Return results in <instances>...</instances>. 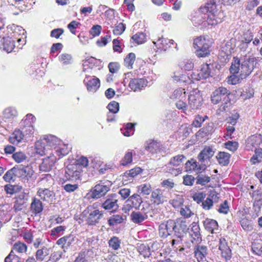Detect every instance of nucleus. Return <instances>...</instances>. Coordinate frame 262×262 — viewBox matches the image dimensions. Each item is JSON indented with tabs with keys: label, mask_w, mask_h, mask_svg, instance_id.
Wrapping results in <instances>:
<instances>
[{
	"label": "nucleus",
	"mask_w": 262,
	"mask_h": 262,
	"mask_svg": "<svg viewBox=\"0 0 262 262\" xmlns=\"http://www.w3.org/2000/svg\"><path fill=\"white\" fill-rule=\"evenodd\" d=\"M214 41L208 35L197 36L193 40V47L194 53L198 58L209 57L212 50Z\"/></svg>",
	"instance_id": "nucleus-1"
},
{
	"label": "nucleus",
	"mask_w": 262,
	"mask_h": 262,
	"mask_svg": "<svg viewBox=\"0 0 262 262\" xmlns=\"http://www.w3.org/2000/svg\"><path fill=\"white\" fill-rule=\"evenodd\" d=\"M57 138L52 135H46L42 139L35 143L36 153L41 155H48L49 152H52L56 147Z\"/></svg>",
	"instance_id": "nucleus-2"
},
{
	"label": "nucleus",
	"mask_w": 262,
	"mask_h": 262,
	"mask_svg": "<svg viewBox=\"0 0 262 262\" xmlns=\"http://www.w3.org/2000/svg\"><path fill=\"white\" fill-rule=\"evenodd\" d=\"M188 106L190 112L199 109L203 103V98L201 91L195 89L190 91L188 95Z\"/></svg>",
	"instance_id": "nucleus-3"
},
{
	"label": "nucleus",
	"mask_w": 262,
	"mask_h": 262,
	"mask_svg": "<svg viewBox=\"0 0 262 262\" xmlns=\"http://www.w3.org/2000/svg\"><path fill=\"white\" fill-rule=\"evenodd\" d=\"M83 172L79 166L70 163L66 167L64 177L68 181L75 182L81 179Z\"/></svg>",
	"instance_id": "nucleus-4"
},
{
	"label": "nucleus",
	"mask_w": 262,
	"mask_h": 262,
	"mask_svg": "<svg viewBox=\"0 0 262 262\" xmlns=\"http://www.w3.org/2000/svg\"><path fill=\"white\" fill-rule=\"evenodd\" d=\"M87 210L89 214L86 219V224L90 226L96 225L103 217L102 212L97 208V205L95 204L88 206Z\"/></svg>",
	"instance_id": "nucleus-5"
},
{
	"label": "nucleus",
	"mask_w": 262,
	"mask_h": 262,
	"mask_svg": "<svg viewBox=\"0 0 262 262\" xmlns=\"http://www.w3.org/2000/svg\"><path fill=\"white\" fill-rule=\"evenodd\" d=\"M255 60L254 58H247L243 61L240 70L239 76L242 79L246 78L252 73L254 68Z\"/></svg>",
	"instance_id": "nucleus-6"
},
{
	"label": "nucleus",
	"mask_w": 262,
	"mask_h": 262,
	"mask_svg": "<svg viewBox=\"0 0 262 262\" xmlns=\"http://www.w3.org/2000/svg\"><path fill=\"white\" fill-rule=\"evenodd\" d=\"M174 221L169 219L162 223L159 226V234L162 238H166L174 232Z\"/></svg>",
	"instance_id": "nucleus-7"
},
{
	"label": "nucleus",
	"mask_w": 262,
	"mask_h": 262,
	"mask_svg": "<svg viewBox=\"0 0 262 262\" xmlns=\"http://www.w3.org/2000/svg\"><path fill=\"white\" fill-rule=\"evenodd\" d=\"M185 168L187 172H194L196 174H199L203 172L207 168V167L204 164H198L196 161L192 158L185 163Z\"/></svg>",
	"instance_id": "nucleus-8"
},
{
	"label": "nucleus",
	"mask_w": 262,
	"mask_h": 262,
	"mask_svg": "<svg viewBox=\"0 0 262 262\" xmlns=\"http://www.w3.org/2000/svg\"><path fill=\"white\" fill-rule=\"evenodd\" d=\"M48 155H49L43 159L41 164L39 165L40 171L44 172L50 171L58 160L57 157L54 155L53 151L49 152Z\"/></svg>",
	"instance_id": "nucleus-9"
},
{
	"label": "nucleus",
	"mask_w": 262,
	"mask_h": 262,
	"mask_svg": "<svg viewBox=\"0 0 262 262\" xmlns=\"http://www.w3.org/2000/svg\"><path fill=\"white\" fill-rule=\"evenodd\" d=\"M83 83L85 85L88 91L95 93L100 86V80L96 76L86 75L83 80Z\"/></svg>",
	"instance_id": "nucleus-10"
},
{
	"label": "nucleus",
	"mask_w": 262,
	"mask_h": 262,
	"mask_svg": "<svg viewBox=\"0 0 262 262\" xmlns=\"http://www.w3.org/2000/svg\"><path fill=\"white\" fill-rule=\"evenodd\" d=\"M211 73V70L209 64L203 63L200 69L197 70L192 72L191 77L192 79L195 80H200L201 79H207L209 77Z\"/></svg>",
	"instance_id": "nucleus-11"
},
{
	"label": "nucleus",
	"mask_w": 262,
	"mask_h": 262,
	"mask_svg": "<svg viewBox=\"0 0 262 262\" xmlns=\"http://www.w3.org/2000/svg\"><path fill=\"white\" fill-rule=\"evenodd\" d=\"M230 95V92L227 88L220 86L215 89L211 95V101L214 104L219 103L226 96Z\"/></svg>",
	"instance_id": "nucleus-12"
},
{
	"label": "nucleus",
	"mask_w": 262,
	"mask_h": 262,
	"mask_svg": "<svg viewBox=\"0 0 262 262\" xmlns=\"http://www.w3.org/2000/svg\"><path fill=\"white\" fill-rule=\"evenodd\" d=\"M51 249L47 246H43L40 249H38L35 253L36 260L39 261H45L49 257V260L46 262H49L51 258L54 259L56 253H52Z\"/></svg>",
	"instance_id": "nucleus-13"
},
{
	"label": "nucleus",
	"mask_w": 262,
	"mask_h": 262,
	"mask_svg": "<svg viewBox=\"0 0 262 262\" xmlns=\"http://www.w3.org/2000/svg\"><path fill=\"white\" fill-rule=\"evenodd\" d=\"M35 121V117L31 114H27L20 122V125L24 132L26 134H32L34 132L33 124Z\"/></svg>",
	"instance_id": "nucleus-14"
},
{
	"label": "nucleus",
	"mask_w": 262,
	"mask_h": 262,
	"mask_svg": "<svg viewBox=\"0 0 262 262\" xmlns=\"http://www.w3.org/2000/svg\"><path fill=\"white\" fill-rule=\"evenodd\" d=\"M195 244L196 245L193 248L194 257L198 262H205L208 253L207 246L199 245V244Z\"/></svg>",
	"instance_id": "nucleus-15"
},
{
	"label": "nucleus",
	"mask_w": 262,
	"mask_h": 262,
	"mask_svg": "<svg viewBox=\"0 0 262 262\" xmlns=\"http://www.w3.org/2000/svg\"><path fill=\"white\" fill-rule=\"evenodd\" d=\"M218 246L222 257L224 258L226 261L230 260L232 257V252L225 238H220Z\"/></svg>",
	"instance_id": "nucleus-16"
},
{
	"label": "nucleus",
	"mask_w": 262,
	"mask_h": 262,
	"mask_svg": "<svg viewBox=\"0 0 262 262\" xmlns=\"http://www.w3.org/2000/svg\"><path fill=\"white\" fill-rule=\"evenodd\" d=\"M142 202L141 196L137 193H135L125 202L124 209L127 211H129L133 208L138 209Z\"/></svg>",
	"instance_id": "nucleus-17"
},
{
	"label": "nucleus",
	"mask_w": 262,
	"mask_h": 262,
	"mask_svg": "<svg viewBox=\"0 0 262 262\" xmlns=\"http://www.w3.org/2000/svg\"><path fill=\"white\" fill-rule=\"evenodd\" d=\"M147 80L143 78H131L129 83V88L134 92L140 91L147 85Z\"/></svg>",
	"instance_id": "nucleus-18"
},
{
	"label": "nucleus",
	"mask_w": 262,
	"mask_h": 262,
	"mask_svg": "<svg viewBox=\"0 0 262 262\" xmlns=\"http://www.w3.org/2000/svg\"><path fill=\"white\" fill-rule=\"evenodd\" d=\"M110 190V187L104 183L100 182L96 184L91 190V197L98 199L104 195Z\"/></svg>",
	"instance_id": "nucleus-19"
},
{
	"label": "nucleus",
	"mask_w": 262,
	"mask_h": 262,
	"mask_svg": "<svg viewBox=\"0 0 262 262\" xmlns=\"http://www.w3.org/2000/svg\"><path fill=\"white\" fill-rule=\"evenodd\" d=\"M157 50L160 51H166L173 46L174 41L172 39L161 37L153 42Z\"/></svg>",
	"instance_id": "nucleus-20"
},
{
	"label": "nucleus",
	"mask_w": 262,
	"mask_h": 262,
	"mask_svg": "<svg viewBox=\"0 0 262 262\" xmlns=\"http://www.w3.org/2000/svg\"><path fill=\"white\" fill-rule=\"evenodd\" d=\"M118 199L115 194L108 195L107 199L103 203L102 207L110 212L116 211L118 208L117 204Z\"/></svg>",
	"instance_id": "nucleus-21"
},
{
	"label": "nucleus",
	"mask_w": 262,
	"mask_h": 262,
	"mask_svg": "<svg viewBox=\"0 0 262 262\" xmlns=\"http://www.w3.org/2000/svg\"><path fill=\"white\" fill-rule=\"evenodd\" d=\"M174 234L178 238H182L183 234L187 229V225L186 221L182 218H178L174 221Z\"/></svg>",
	"instance_id": "nucleus-22"
},
{
	"label": "nucleus",
	"mask_w": 262,
	"mask_h": 262,
	"mask_svg": "<svg viewBox=\"0 0 262 262\" xmlns=\"http://www.w3.org/2000/svg\"><path fill=\"white\" fill-rule=\"evenodd\" d=\"M163 192V190L160 188L152 191L150 200L153 205L158 206L166 201V197L164 195Z\"/></svg>",
	"instance_id": "nucleus-23"
},
{
	"label": "nucleus",
	"mask_w": 262,
	"mask_h": 262,
	"mask_svg": "<svg viewBox=\"0 0 262 262\" xmlns=\"http://www.w3.org/2000/svg\"><path fill=\"white\" fill-rule=\"evenodd\" d=\"M250 194L253 201V209L255 211L259 212L262 207V191L256 190L250 193Z\"/></svg>",
	"instance_id": "nucleus-24"
},
{
	"label": "nucleus",
	"mask_w": 262,
	"mask_h": 262,
	"mask_svg": "<svg viewBox=\"0 0 262 262\" xmlns=\"http://www.w3.org/2000/svg\"><path fill=\"white\" fill-rule=\"evenodd\" d=\"M13 206L15 212L22 210L27 206V197L25 192H21L15 197Z\"/></svg>",
	"instance_id": "nucleus-25"
},
{
	"label": "nucleus",
	"mask_w": 262,
	"mask_h": 262,
	"mask_svg": "<svg viewBox=\"0 0 262 262\" xmlns=\"http://www.w3.org/2000/svg\"><path fill=\"white\" fill-rule=\"evenodd\" d=\"M190 227V235L191 237V242L193 244L200 243L202 242V237L199 224L197 223L193 222Z\"/></svg>",
	"instance_id": "nucleus-26"
},
{
	"label": "nucleus",
	"mask_w": 262,
	"mask_h": 262,
	"mask_svg": "<svg viewBox=\"0 0 262 262\" xmlns=\"http://www.w3.org/2000/svg\"><path fill=\"white\" fill-rule=\"evenodd\" d=\"M75 238L74 235L70 234L58 239L56 242V244L60 246L62 249L65 250L69 249L72 246L75 241Z\"/></svg>",
	"instance_id": "nucleus-27"
},
{
	"label": "nucleus",
	"mask_w": 262,
	"mask_h": 262,
	"mask_svg": "<svg viewBox=\"0 0 262 262\" xmlns=\"http://www.w3.org/2000/svg\"><path fill=\"white\" fill-rule=\"evenodd\" d=\"M216 1L217 0H210L208 1L204 6L200 7V12L204 14L210 13L214 16L217 11Z\"/></svg>",
	"instance_id": "nucleus-28"
},
{
	"label": "nucleus",
	"mask_w": 262,
	"mask_h": 262,
	"mask_svg": "<svg viewBox=\"0 0 262 262\" xmlns=\"http://www.w3.org/2000/svg\"><path fill=\"white\" fill-rule=\"evenodd\" d=\"M43 210V205L40 199L36 197L32 198V201L30 206V211L34 215L40 214Z\"/></svg>",
	"instance_id": "nucleus-29"
},
{
	"label": "nucleus",
	"mask_w": 262,
	"mask_h": 262,
	"mask_svg": "<svg viewBox=\"0 0 262 262\" xmlns=\"http://www.w3.org/2000/svg\"><path fill=\"white\" fill-rule=\"evenodd\" d=\"M37 195L40 198L39 199L49 202L52 201L54 192L48 188H39L37 190Z\"/></svg>",
	"instance_id": "nucleus-30"
},
{
	"label": "nucleus",
	"mask_w": 262,
	"mask_h": 262,
	"mask_svg": "<svg viewBox=\"0 0 262 262\" xmlns=\"http://www.w3.org/2000/svg\"><path fill=\"white\" fill-rule=\"evenodd\" d=\"M18 177L27 181L33 178L34 175V170L32 166H26L17 167Z\"/></svg>",
	"instance_id": "nucleus-31"
},
{
	"label": "nucleus",
	"mask_w": 262,
	"mask_h": 262,
	"mask_svg": "<svg viewBox=\"0 0 262 262\" xmlns=\"http://www.w3.org/2000/svg\"><path fill=\"white\" fill-rule=\"evenodd\" d=\"M15 33L13 32L10 36L3 37V48L8 53L11 52L15 48V41L13 38H15Z\"/></svg>",
	"instance_id": "nucleus-32"
},
{
	"label": "nucleus",
	"mask_w": 262,
	"mask_h": 262,
	"mask_svg": "<svg viewBox=\"0 0 262 262\" xmlns=\"http://www.w3.org/2000/svg\"><path fill=\"white\" fill-rule=\"evenodd\" d=\"M203 224L205 229L212 234L214 233L215 230H218V223L214 220L206 219L204 221Z\"/></svg>",
	"instance_id": "nucleus-33"
},
{
	"label": "nucleus",
	"mask_w": 262,
	"mask_h": 262,
	"mask_svg": "<svg viewBox=\"0 0 262 262\" xmlns=\"http://www.w3.org/2000/svg\"><path fill=\"white\" fill-rule=\"evenodd\" d=\"M24 137L23 131L19 129H15L9 138V141L13 144H18Z\"/></svg>",
	"instance_id": "nucleus-34"
},
{
	"label": "nucleus",
	"mask_w": 262,
	"mask_h": 262,
	"mask_svg": "<svg viewBox=\"0 0 262 262\" xmlns=\"http://www.w3.org/2000/svg\"><path fill=\"white\" fill-rule=\"evenodd\" d=\"M213 155L212 149L209 146H206L200 152L198 159L200 161H204L209 159Z\"/></svg>",
	"instance_id": "nucleus-35"
},
{
	"label": "nucleus",
	"mask_w": 262,
	"mask_h": 262,
	"mask_svg": "<svg viewBox=\"0 0 262 262\" xmlns=\"http://www.w3.org/2000/svg\"><path fill=\"white\" fill-rule=\"evenodd\" d=\"M170 98L173 100L177 101L181 99L186 100V91L185 89L179 88L174 90L172 94L170 96Z\"/></svg>",
	"instance_id": "nucleus-36"
},
{
	"label": "nucleus",
	"mask_w": 262,
	"mask_h": 262,
	"mask_svg": "<svg viewBox=\"0 0 262 262\" xmlns=\"http://www.w3.org/2000/svg\"><path fill=\"white\" fill-rule=\"evenodd\" d=\"M16 177H18V168L14 167L6 172L3 179L7 182H11L15 180Z\"/></svg>",
	"instance_id": "nucleus-37"
},
{
	"label": "nucleus",
	"mask_w": 262,
	"mask_h": 262,
	"mask_svg": "<svg viewBox=\"0 0 262 262\" xmlns=\"http://www.w3.org/2000/svg\"><path fill=\"white\" fill-rule=\"evenodd\" d=\"M231 155L224 151H220L216 156L219 163L222 166H226L229 163Z\"/></svg>",
	"instance_id": "nucleus-38"
},
{
	"label": "nucleus",
	"mask_w": 262,
	"mask_h": 262,
	"mask_svg": "<svg viewBox=\"0 0 262 262\" xmlns=\"http://www.w3.org/2000/svg\"><path fill=\"white\" fill-rule=\"evenodd\" d=\"M161 144L159 142L154 140H150L145 147V149L151 154H156L161 150Z\"/></svg>",
	"instance_id": "nucleus-39"
},
{
	"label": "nucleus",
	"mask_w": 262,
	"mask_h": 262,
	"mask_svg": "<svg viewBox=\"0 0 262 262\" xmlns=\"http://www.w3.org/2000/svg\"><path fill=\"white\" fill-rule=\"evenodd\" d=\"M185 158L183 155H178L171 158L168 164L173 167H178L182 164Z\"/></svg>",
	"instance_id": "nucleus-40"
},
{
	"label": "nucleus",
	"mask_w": 262,
	"mask_h": 262,
	"mask_svg": "<svg viewBox=\"0 0 262 262\" xmlns=\"http://www.w3.org/2000/svg\"><path fill=\"white\" fill-rule=\"evenodd\" d=\"M175 105L178 110H181L186 115H188L189 113H190L188 104H187L186 101L184 100V99L177 100Z\"/></svg>",
	"instance_id": "nucleus-41"
},
{
	"label": "nucleus",
	"mask_w": 262,
	"mask_h": 262,
	"mask_svg": "<svg viewBox=\"0 0 262 262\" xmlns=\"http://www.w3.org/2000/svg\"><path fill=\"white\" fill-rule=\"evenodd\" d=\"M212 129V126L208 124L207 125L200 129L196 133V136L198 137L201 138L207 137L211 133Z\"/></svg>",
	"instance_id": "nucleus-42"
},
{
	"label": "nucleus",
	"mask_w": 262,
	"mask_h": 262,
	"mask_svg": "<svg viewBox=\"0 0 262 262\" xmlns=\"http://www.w3.org/2000/svg\"><path fill=\"white\" fill-rule=\"evenodd\" d=\"M147 217V215L143 214L140 212L133 211L130 214L131 220L135 224H139L142 222Z\"/></svg>",
	"instance_id": "nucleus-43"
},
{
	"label": "nucleus",
	"mask_w": 262,
	"mask_h": 262,
	"mask_svg": "<svg viewBox=\"0 0 262 262\" xmlns=\"http://www.w3.org/2000/svg\"><path fill=\"white\" fill-rule=\"evenodd\" d=\"M112 43L113 50L114 52H117L118 53L122 52L123 49L124 48L122 39H119V38L114 39Z\"/></svg>",
	"instance_id": "nucleus-44"
},
{
	"label": "nucleus",
	"mask_w": 262,
	"mask_h": 262,
	"mask_svg": "<svg viewBox=\"0 0 262 262\" xmlns=\"http://www.w3.org/2000/svg\"><path fill=\"white\" fill-rule=\"evenodd\" d=\"M136 60V55L134 53H128L124 59V65L128 69L133 68V64Z\"/></svg>",
	"instance_id": "nucleus-45"
},
{
	"label": "nucleus",
	"mask_w": 262,
	"mask_h": 262,
	"mask_svg": "<svg viewBox=\"0 0 262 262\" xmlns=\"http://www.w3.org/2000/svg\"><path fill=\"white\" fill-rule=\"evenodd\" d=\"M241 61L238 57H234L231 66L230 68V72L232 74H237L240 70Z\"/></svg>",
	"instance_id": "nucleus-46"
},
{
	"label": "nucleus",
	"mask_w": 262,
	"mask_h": 262,
	"mask_svg": "<svg viewBox=\"0 0 262 262\" xmlns=\"http://www.w3.org/2000/svg\"><path fill=\"white\" fill-rule=\"evenodd\" d=\"M137 250L140 254L144 258L149 257L151 255L150 248L144 244H141L138 245Z\"/></svg>",
	"instance_id": "nucleus-47"
},
{
	"label": "nucleus",
	"mask_w": 262,
	"mask_h": 262,
	"mask_svg": "<svg viewBox=\"0 0 262 262\" xmlns=\"http://www.w3.org/2000/svg\"><path fill=\"white\" fill-rule=\"evenodd\" d=\"M180 68L185 71H191L194 67V64L190 59H184L179 63Z\"/></svg>",
	"instance_id": "nucleus-48"
},
{
	"label": "nucleus",
	"mask_w": 262,
	"mask_h": 262,
	"mask_svg": "<svg viewBox=\"0 0 262 262\" xmlns=\"http://www.w3.org/2000/svg\"><path fill=\"white\" fill-rule=\"evenodd\" d=\"M250 162L252 164H256L262 161V149L255 148L254 154L250 159Z\"/></svg>",
	"instance_id": "nucleus-49"
},
{
	"label": "nucleus",
	"mask_w": 262,
	"mask_h": 262,
	"mask_svg": "<svg viewBox=\"0 0 262 262\" xmlns=\"http://www.w3.org/2000/svg\"><path fill=\"white\" fill-rule=\"evenodd\" d=\"M40 183L45 188H49L53 184L54 179L51 174H47L41 178Z\"/></svg>",
	"instance_id": "nucleus-50"
},
{
	"label": "nucleus",
	"mask_w": 262,
	"mask_h": 262,
	"mask_svg": "<svg viewBox=\"0 0 262 262\" xmlns=\"http://www.w3.org/2000/svg\"><path fill=\"white\" fill-rule=\"evenodd\" d=\"M108 246L112 249L116 251L120 248L121 240L117 236H113L108 242Z\"/></svg>",
	"instance_id": "nucleus-51"
},
{
	"label": "nucleus",
	"mask_w": 262,
	"mask_h": 262,
	"mask_svg": "<svg viewBox=\"0 0 262 262\" xmlns=\"http://www.w3.org/2000/svg\"><path fill=\"white\" fill-rule=\"evenodd\" d=\"M124 219L122 215L115 214L109 218L108 220V224L110 226H113L122 223Z\"/></svg>",
	"instance_id": "nucleus-52"
},
{
	"label": "nucleus",
	"mask_w": 262,
	"mask_h": 262,
	"mask_svg": "<svg viewBox=\"0 0 262 262\" xmlns=\"http://www.w3.org/2000/svg\"><path fill=\"white\" fill-rule=\"evenodd\" d=\"M138 190L143 195H148L151 194L152 188L149 183H145L138 186Z\"/></svg>",
	"instance_id": "nucleus-53"
},
{
	"label": "nucleus",
	"mask_w": 262,
	"mask_h": 262,
	"mask_svg": "<svg viewBox=\"0 0 262 262\" xmlns=\"http://www.w3.org/2000/svg\"><path fill=\"white\" fill-rule=\"evenodd\" d=\"M208 119V117L206 115L202 116L200 115H197L195 116V118L192 121L191 125L193 127L198 128L202 126V123L206 120Z\"/></svg>",
	"instance_id": "nucleus-54"
},
{
	"label": "nucleus",
	"mask_w": 262,
	"mask_h": 262,
	"mask_svg": "<svg viewBox=\"0 0 262 262\" xmlns=\"http://www.w3.org/2000/svg\"><path fill=\"white\" fill-rule=\"evenodd\" d=\"M213 196L214 194H209L205 200H203L202 203V206L204 210H209L212 208L213 206Z\"/></svg>",
	"instance_id": "nucleus-55"
},
{
	"label": "nucleus",
	"mask_w": 262,
	"mask_h": 262,
	"mask_svg": "<svg viewBox=\"0 0 262 262\" xmlns=\"http://www.w3.org/2000/svg\"><path fill=\"white\" fill-rule=\"evenodd\" d=\"M240 224L243 229L246 231H251L253 229L251 221L246 217H243L241 220Z\"/></svg>",
	"instance_id": "nucleus-56"
},
{
	"label": "nucleus",
	"mask_w": 262,
	"mask_h": 262,
	"mask_svg": "<svg viewBox=\"0 0 262 262\" xmlns=\"http://www.w3.org/2000/svg\"><path fill=\"white\" fill-rule=\"evenodd\" d=\"M99 61L93 57H90L83 60V66L84 67H88L90 68H93L98 65Z\"/></svg>",
	"instance_id": "nucleus-57"
},
{
	"label": "nucleus",
	"mask_w": 262,
	"mask_h": 262,
	"mask_svg": "<svg viewBox=\"0 0 262 262\" xmlns=\"http://www.w3.org/2000/svg\"><path fill=\"white\" fill-rule=\"evenodd\" d=\"M248 144L252 146L256 147L261 144V135H254L251 136L248 140Z\"/></svg>",
	"instance_id": "nucleus-58"
},
{
	"label": "nucleus",
	"mask_w": 262,
	"mask_h": 262,
	"mask_svg": "<svg viewBox=\"0 0 262 262\" xmlns=\"http://www.w3.org/2000/svg\"><path fill=\"white\" fill-rule=\"evenodd\" d=\"M254 90L251 87L246 89L241 94V97L244 100H247L253 97Z\"/></svg>",
	"instance_id": "nucleus-59"
},
{
	"label": "nucleus",
	"mask_w": 262,
	"mask_h": 262,
	"mask_svg": "<svg viewBox=\"0 0 262 262\" xmlns=\"http://www.w3.org/2000/svg\"><path fill=\"white\" fill-rule=\"evenodd\" d=\"M210 177L206 175H200V174L196 177V184L204 186L210 181Z\"/></svg>",
	"instance_id": "nucleus-60"
},
{
	"label": "nucleus",
	"mask_w": 262,
	"mask_h": 262,
	"mask_svg": "<svg viewBox=\"0 0 262 262\" xmlns=\"http://www.w3.org/2000/svg\"><path fill=\"white\" fill-rule=\"evenodd\" d=\"M133 161V152L128 151L126 152L123 158L121 160V164L122 166H127L132 163Z\"/></svg>",
	"instance_id": "nucleus-61"
},
{
	"label": "nucleus",
	"mask_w": 262,
	"mask_h": 262,
	"mask_svg": "<svg viewBox=\"0 0 262 262\" xmlns=\"http://www.w3.org/2000/svg\"><path fill=\"white\" fill-rule=\"evenodd\" d=\"M17 111L12 107H8L5 110L4 117L7 119H13L17 116Z\"/></svg>",
	"instance_id": "nucleus-62"
},
{
	"label": "nucleus",
	"mask_w": 262,
	"mask_h": 262,
	"mask_svg": "<svg viewBox=\"0 0 262 262\" xmlns=\"http://www.w3.org/2000/svg\"><path fill=\"white\" fill-rule=\"evenodd\" d=\"M206 196V194L204 192H196L192 194V198L194 202L200 204L202 203Z\"/></svg>",
	"instance_id": "nucleus-63"
},
{
	"label": "nucleus",
	"mask_w": 262,
	"mask_h": 262,
	"mask_svg": "<svg viewBox=\"0 0 262 262\" xmlns=\"http://www.w3.org/2000/svg\"><path fill=\"white\" fill-rule=\"evenodd\" d=\"M90 251V250H85L80 252L74 262H87L86 255Z\"/></svg>",
	"instance_id": "nucleus-64"
}]
</instances>
